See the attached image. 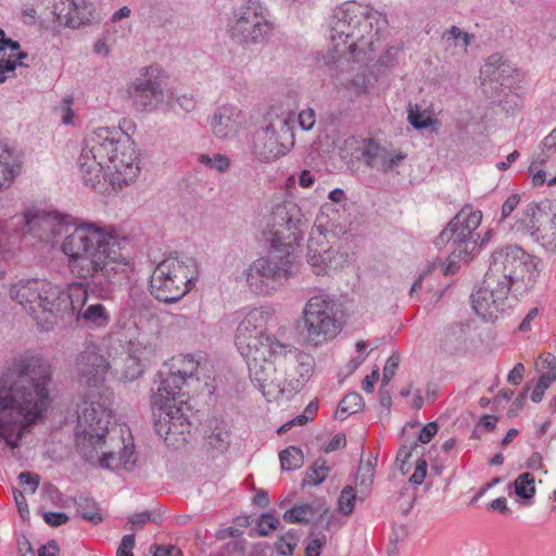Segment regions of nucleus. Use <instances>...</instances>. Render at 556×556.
Wrapping results in <instances>:
<instances>
[{
  "label": "nucleus",
  "instance_id": "obj_64",
  "mask_svg": "<svg viewBox=\"0 0 556 556\" xmlns=\"http://www.w3.org/2000/svg\"><path fill=\"white\" fill-rule=\"evenodd\" d=\"M153 556H181V552L174 545H154Z\"/></svg>",
  "mask_w": 556,
  "mask_h": 556
},
{
  "label": "nucleus",
  "instance_id": "obj_62",
  "mask_svg": "<svg viewBox=\"0 0 556 556\" xmlns=\"http://www.w3.org/2000/svg\"><path fill=\"white\" fill-rule=\"evenodd\" d=\"M379 380V368L376 366L370 375H367L362 381V388L366 393H372L375 383Z\"/></svg>",
  "mask_w": 556,
  "mask_h": 556
},
{
  "label": "nucleus",
  "instance_id": "obj_46",
  "mask_svg": "<svg viewBox=\"0 0 556 556\" xmlns=\"http://www.w3.org/2000/svg\"><path fill=\"white\" fill-rule=\"evenodd\" d=\"M199 161L206 167L214 168L220 173L227 170L230 165L229 159L226 155L219 153H216L213 156L201 154L199 156Z\"/></svg>",
  "mask_w": 556,
  "mask_h": 556
},
{
  "label": "nucleus",
  "instance_id": "obj_31",
  "mask_svg": "<svg viewBox=\"0 0 556 556\" xmlns=\"http://www.w3.org/2000/svg\"><path fill=\"white\" fill-rule=\"evenodd\" d=\"M361 157L365 165L370 168H377L382 164L388 150L377 143L374 139H363L358 147Z\"/></svg>",
  "mask_w": 556,
  "mask_h": 556
},
{
  "label": "nucleus",
  "instance_id": "obj_39",
  "mask_svg": "<svg viewBox=\"0 0 556 556\" xmlns=\"http://www.w3.org/2000/svg\"><path fill=\"white\" fill-rule=\"evenodd\" d=\"M513 484L516 495L522 500H531L535 494L534 477L530 472L519 475Z\"/></svg>",
  "mask_w": 556,
  "mask_h": 556
},
{
  "label": "nucleus",
  "instance_id": "obj_14",
  "mask_svg": "<svg viewBox=\"0 0 556 556\" xmlns=\"http://www.w3.org/2000/svg\"><path fill=\"white\" fill-rule=\"evenodd\" d=\"M509 288L497 283L488 274L478 289L471 294L472 308L485 321H493L498 313L510 306L508 303Z\"/></svg>",
  "mask_w": 556,
  "mask_h": 556
},
{
  "label": "nucleus",
  "instance_id": "obj_16",
  "mask_svg": "<svg viewBox=\"0 0 556 556\" xmlns=\"http://www.w3.org/2000/svg\"><path fill=\"white\" fill-rule=\"evenodd\" d=\"M127 93L137 111L155 110L164 99L157 70L152 66L143 67L140 75L128 85Z\"/></svg>",
  "mask_w": 556,
  "mask_h": 556
},
{
  "label": "nucleus",
  "instance_id": "obj_9",
  "mask_svg": "<svg viewBox=\"0 0 556 556\" xmlns=\"http://www.w3.org/2000/svg\"><path fill=\"white\" fill-rule=\"evenodd\" d=\"M194 267L192 257L170 253L156 265L151 276V294L164 303L179 301L191 289Z\"/></svg>",
  "mask_w": 556,
  "mask_h": 556
},
{
  "label": "nucleus",
  "instance_id": "obj_7",
  "mask_svg": "<svg viewBox=\"0 0 556 556\" xmlns=\"http://www.w3.org/2000/svg\"><path fill=\"white\" fill-rule=\"evenodd\" d=\"M535 267L532 255L517 245H507L493 252L486 274L518 299L534 287Z\"/></svg>",
  "mask_w": 556,
  "mask_h": 556
},
{
  "label": "nucleus",
  "instance_id": "obj_44",
  "mask_svg": "<svg viewBox=\"0 0 556 556\" xmlns=\"http://www.w3.org/2000/svg\"><path fill=\"white\" fill-rule=\"evenodd\" d=\"M356 501L355 490L351 485H345L338 500V509L341 514L348 516L354 510Z\"/></svg>",
  "mask_w": 556,
  "mask_h": 556
},
{
  "label": "nucleus",
  "instance_id": "obj_51",
  "mask_svg": "<svg viewBox=\"0 0 556 556\" xmlns=\"http://www.w3.org/2000/svg\"><path fill=\"white\" fill-rule=\"evenodd\" d=\"M180 367L176 370L185 380L191 378L197 371L199 362L191 354L181 355L179 357Z\"/></svg>",
  "mask_w": 556,
  "mask_h": 556
},
{
  "label": "nucleus",
  "instance_id": "obj_53",
  "mask_svg": "<svg viewBox=\"0 0 556 556\" xmlns=\"http://www.w3.org/2000/svg\"><path fill=\"white\" fill-rule=\"evenodd\" d=\"M418 446L417 442H413L409 445L403 444L396 454V463H400V471L402 475H406L408 469L405 468L406 462L412 456L413 451Z\"/></svg>",
  "mask_w": 556,
  "mask_h": 556
},
{
  "label": "nucleus",
  "instance_id": "obj_10",
  "mask_svg": "<svg viewBox=\"0 0 556 556\" xmlns=\"http://www.w3.org/2000/svg\"><path fill=\"white\" fill-rule=\"evenodd\" d=\"M296 329L306 343L315 346L334 338L339 331L334 303L324 294L312 296L304 306Z\"/></svg>",
  "mask_w": 556,
  "mask_h": 556
},
{
  "label": "nucleus",
  "instance_id": "obj_33",
  "mask_svg": "<svg viewBox=\"0 0 556 556\" xmlns=\"http://www.w3.org/2000/svg\"><path fill=\"white\" fill-rule=\"evenodd\" d=\"M77 506V513L87 521L93 525L102 522L103 518L99 511L97 502L89 496L79 495L74 500Z\"/></svg>",
  "mask_w": 556,
  "mask_h": 556
},
{
  "label": "nucleus",
  "instance_id": "obj_43",
  "mask_svg": "<svg viewBox=\"0 0 556 556\" xmlns=\"http://www.w3.org/2000/svg\"><path fill=\"white\" fill-rule=\"evenodd\" d=\"M298 544V533L295 530H289L287 533L279 536L276 542V551L282 556H292L293 551Z\"/></svg>",
  "mask_w": 556,
  "mask_h": 556
},
{
  "label": "nucleus",
  "instance_id": "obj_58",
  "mask_svg": "<svg viewBox=\"0 0 556 556\" xmlns=\"http://www.w3.org/2000/svg\"><path fill=\"white\" fill-rule=\"evenodd\" d=\"M18 481L23 485H29L31 493H35L40 483V477L38 473L30 471H23L18 475Z\"/></svg>",
  "mask_w": 556,
  "mask_h": 556
},
{
  "label": "nucleus",
  "instance_id": "obj_36",
  "mask_svg": "<svg viewBox=\"0 0 556 556\" xmlns=\"http://www.w3.org/2000/svg\"><path fill=\"white\" fill-rule=\"evenodd\" d=\"M465 342L464 331L457 328H448L441 340V349L448 354H455L463 349Z\"/></svg>",
  "mask_w": 556,
  "mask_h": 556
},
{
  "label": "nucleus",
  "instance_id": "obj_47",
  "mask_svg": "<svg viewBox=\"0 0 556 556\" xmlns=\"http://www.w3.org/2000/svg\"><path fill=\"white\" fill-rule=\"evenodd\" d=\"M278 132V137L282 140V142L288 143V148L291 149V147L294 143L293 140V122L290 121L289 117H282L278 118L276 123H273Z\"/></svg>",
  "mask_w": 556,
  "mask_h": 556
},
{
  "label": "nucleus",
  "instance_id": "obj_13",
  "mask_svg": "<svg viewBox=\"0 0 556 556\" xmlns=\"http://www.w3.org/2000/svg\"><path fill=\"white\" fill-rule=\"evenodd\" d=\"M271 317L270 312L264 307L251 309L237 327L235 343L241 355L250 354L255 349L279 342L274 336L266 332V326Z\"/></svg>",
  "mask_w": 556,
  "mask_h": 556
},
{
  "label": "nucleus",
  "instance_id": "obj_30",
  "mask_svg": "<svg viewBox=\"0 0 556 556\" xmlns=\"http://www.w3.org/2000/svg\"><path fill=\"white\" fill-rule=\"evenodd\" d=\"M337 257L341 258L342 255H340L333 248L325 249L323 243L319 244V242L314 239L308 240L307 262L313 267L323 266V269L330 268Z\"/></svg>",
  "mask_w": 556,
  "mask_h": 556
},
{
  "label": "nucleus",
  "instance_id": "obj_45",
  "mask_svg": "<svg viewBox=\"0 0 556 556\" xmlns=\"http://www.w3.org/2000/svg\"><path fill=\"white\" fill-rule=\"evenodd\" d=\"M556 380V371H546L543 372L531 393V400L534 403H539L542 401L545 390L549 388V386Z\"/></svg>",
  "mask_w": 556,
  "mask_h": 556
},
{
  "label": "nucleus",
  "instance_id": "obj_52",
  "mask_svg": "<svg viewBox=\"0 0 556 556\" xmlns=\"http://www.w3.org/2000/svg\"><path fill=\"white\" fill-rule=\"evenodd\" d=\"M406 159V154L399 152L392 154L388 151L386 159H383L382 164L378 167V170L383 173H389L394 170L404 160Z\"/></svg>",
  "mask_w": 556,
  "mask_h": 556
},
{
  "label": "nucleus",
  "instance_id": "obj_48",
  "mask_svg": "<svg viewBox=\"0 0 556 556\" xmlns=\"http://www.w3.org/2000/svg\"><path fill=\"white\" fill-rule=\"evenodd\" d=\"M408 121L415 129L426 128L432 123L430 114L426 111H420L418 106L409 108Z\"/></svg>",
  "mask_w": 556,
  "mask_h": 556
},
{
  "label": "nucleus",
  "instance_id": "obj_41",
  "mask_svg": "<svg viewBox=\"0 0 556 556\" xmlns=\"http://www.w3.org/2000/svg\"><path fill=\"white\" fill-rule=\"evenodd\" d=\"M206 440L212 448L224 453L230 446L231 435L224 427H215Z\"/></svg>",
  "mask_w": 556,
  "mask_h": 556
},
{
  "label": "nucleus",
  "instance_id": "obj_29",
  "mask_svg": "<svg viewBox=\"0 0 556 556\" xmlns=\"http://www.w3.org/2000/svg\"><path fill=\"white\" fill-rule=\"evenodd\" d=\"M153 428L155 433L167 444H175L178 442V435L190 431V422L187 417H175L173 421L155 419Z\"/></svg>",
  "mask_w": 556,
  "mask_h": 556
},
{
  "label": "nucleus",
  "instance_id": "obj_8",
  "mask_svg": "<svg viewBox=\"0 0 556 556\" xmlns=\"http://www.w3.org/2000/svg\"><path fill=\"white\" fill-rule=\"evenodd\" d=\"M300 270L295 251L273 247L265 256L256 258L245 270L250 290L256 294H268L287 283Z\"/></svg>",
  "mask_w": 556,
  "mask_h": 556
},
{
  "label": "nucleus",
  "instance_id": "obj_4",
  "mask_svg": "<svg viewBox=\"0 0 556 556\" xmlns=\"http://www.w3.org/2000/svg\"><path fill=\"white\" fill-rule=\"evenodd\" d=\"M81 178L86 186L96 188L104 169H114L115 180L128 185L139 173L135 142L116 128H99L88 134L78 159Z\"/></svg>",
  "mask_w": 556,
  "mask_h": 556
},
{
  "label": "nucleus",
  "instance_id": "obj_24",
  "mask_svg": "<svg viewBox=\"0 0 556 556\" xmlns=\"http://www.w3.org/2000/svg\"><path fill=\"white\" fill-rule=\"evenodd\" d=\"M23 220L26 231L41 241H49L59 224L56 213L42 210H27Z\"/></svg>",
  "mask_w": 556,
  "mask_h": 556
},
{
  "label": "nucleus",
  "instance_id": "obj_56",
  "mask_svg": "<svg viewBox=\"0 0 556 556\" xmlns=\"http://www.w3.org/2000/svg\"><path fill=\"white\" fill-rule=\"evenodd\" d=\"M520 203V195L517 193L510 194L503 203L502 211H501V218L500 223L507 219L511 213L515 211V208Z\"/></svg>",
  "mask_w": 556,
  "mask_h": 556
},
{
  "label": "nucleus",
  "instance_id": "obj_12",
  "mask_svg": "<svg viewBox=\"0 0 556 556\" xmlns=\"http://www.w3.org/2000/svg\"><path fill=\"white\" fill-rule=\"evenodd\" d=\"M267 9L260 0H248L233 11L235 22L230 36L241 45H261L267 42L273 24L267 18Z\"/></svg>",
  "mask_w": 556,
  "mask_h": 556
},
{
  "label": "nucleus",
  "instance_id": "obj_1",
  "mask_svg": "<svg viewBox=\"0 0 556 556\" xmlns=\"http://www.w3.org/2000/svg\"><path fill=\"white\" fill-rule=\"evenodd\" d=\"M128 239L117 233L113 226L86 222L67 235L61 250L67 256V266L77 280L72 283L71 304L64 314L75 315L90 328H105L111 316L101 303L86 305L88 292L108 299L118 274L129 268L124 254Z\"/></svg>",
  "mask_w": 556,
  "mask_h": 556
},
{
  "label": "nucleus",
  "instance_id": "obj_26",
  "mask_svg": "<svg viewBox=\"0 0 556 556\" xmlns=\"http://www.w3.org/2000/svg\"><path fill=\"white\" fill-rule=\"evenodd\" d=\"M46 287H48L47 279H20L11 286L10 296L18 302L29 314H34L36 308V304H34L36 302V296H38L40 291L45 293L47 290L45 289Z\"/></svg>",
  "mask_w": 556,
  "mask_h": 556
},
{
  "label": "nucleus",
  "instance_id": "obj_15",
  "mask_svg": "<svg viewBox=\"0 0 556 556\" xmlns=\"http://www.w3.org/2000/svg\"><path fill=\"white\" fill-rule=\"evenodd\" d=\"M288 349L282 342H274L271 345L255 349L249 355L243 354L245 359L249 375L253 382H255L260 390L264 391L266 387L276 386L275 372L276 366L271 358H282Z\"/></svg>",
  "mask_w": 556,
  "mask_h": 556
},
{
  "label": "nucleus",
  "instance_id": "obj_38",
  "mask_svg": "<svg viewBox=\"0 0 556 556\" xmlns=\"http://www.w3.org/2000/svg\"><path fill=\"white\" fill-rule=\"evenodd\" d=\"M153 421L155 419L173 421L175 417H187L180 406L172 405V401L159 402L152 406Z\"/></svg>",
  "mask_w": 556,
  "mask_h": 556
},
{
  "label": "nucleus",
  "instance_id": "obj_18",
  "mask_svg": "<svg viewBox=\"0 0 556 556\" xmlns=\"http://www.w3.org/2000/svg\"><path fill=\"white\" fill-rule=\"evenodd\" d=\"M288 348L282 358L290 365L286 371V378L282 382L278 381L277 388L280 393H298L308 380L314 366V358L304 352L299 351L291 344L285 343Z\"/></svg>",
  "mask_w": 556,
  "mask_h": 556
},
{
  "label": "nucleus",
  "instance_id": "obj_22",
  "mask_svg": "<svg viewBox=\"0 0 556 556\" xmlns=\"http://www.w3.org/2000/svg\"><path fill=\"white\" fill-rule=\"evenodd\" d=\"M93 5L86 0H58L53 15L60 25L77 28L91 21Z\"/></svg>",
  "mask_w": 556,
  "mask_h": 556
},
{
  "label": "nucleus",
  "instance_id": "obj_5",
  "mask_svg": "<svg viewBox=\"0 0 556 556\" xmlns=\"http://www.w3.org/2000/svg\"><path fill=\"white\" fill-rule=\"evenodd\" d=\"M374 20L372 14L361 12L358 21H354L356 28L350 43L346 39L344 42L336 43L334 52L338 53V56L332 53L323 56V63L328 67L329 75L346 89H355L357 92L366 89L363 76L349 78L344 76V73L353 68L351 60L362 62L367 59L368 53L376 50L380 40V31L379 28H374Z\"/></svg>",
  "mask_w": 556,
  "mask_h": 556
},
{
  "label": "nucleus",
  "instance_id": "obj_20",
  "mask_svg": "<svg viewBox=\"0 0 556 556\" xmlns=\"http://www.w3.org/2000/svg\"><path fill=\"white\" fill-rule=\"evenodd\" d=\"M361 10L354 2H345L341 7H338L330 18V41L331 48L328 53H332L338 56L334 52V46L339 42H344V39L350 43L353 34H355L356 23Z\"/></svg>",
  "mask_w": 556,
  "mask_h": 556
},
{
  "label": "nucleus",
  "instance_id": "obj_37",
  "mask_svg": "<svg viewBox=\"0 0 556 556\" xmlns=\"http://www.w3.org/2000/svg\"><path fill=\"white\" fill-rule=\"evenodd\" d=\"M315 515V508L309 504L294 505L285 511L282 518L289 523H308Z\"/></svg>",
  "mask_w": 556,
  "mask_h": 556
},
{
  "label": "nucleus",
  "instance_id": "obj_34",
  "mask_svg": "<svg viewBox=\"0 0 556 556\" xmlns=\"http://www.w3.org/2000/svg\"><path fill=\"white\" fill-rule=\"evenodd\" d=\"M364 400L357 392L348 393L340 402L336 412V417L340 420H344L346 414H355L363 409Z\"/></svg>",
  "mask_w": 556,
  "mask_h": 556
},
{
  "label": "nucleus",
  "instance_id": "obj_21",
  "mask_svg": "<svg viewBox=\"0 0 556 556\" xmlns=\"http://www.w3.org/2000/svg\"><path fill=\"white\" fill-rule=\"evenodd\" d=\"M159 348L157 338L139 337L129 341L128 359L131 366H128L125 370V378L134 380L141 376L144 367L157 357Z\"/></svg>",
  "mask_w": 556,
  "mask_h": 556
},
{
  "label": "nucleus",
  "instance_id": "obj_35",
  "mask_svg": "<svg viewBox=\"0 0 556 556\" xmlns=\"http://www.w3.org/2000/svg\"><path fill=\"white\" fill-rule=\"evenodd\" d=\"M14 167L12 151L0 142V189L14 177Z\"/></svg>",
  "mask_w": 556,
  "mask_h": 556
},
{
  "label": "nucleus",
  "instance_id": "obj_28",
  "mask_svg": "<svg viewBox=\"0 0 556 556\" xmlns=\"http://www.w3.org/2000/svg\"><path fill=\"white\" fill-rule=\"evenodd\" d=\"M157 377L160 381L156 391L152 394V406H156L159 402L175 401L186 382L177 371H170L166 376L160 372Z\"/></svg>",
  "mask_w": 556,
  "mask_h": 556
},
{
  "label": "nucleus",
  "instance_id": "obj_49",
  "mask_svg": "<svg viewBox=\"0 0 556 556\" xmlns=\"http://www.w3.org/2000/svg\"><path fill=\"white\" fill-rule=\"evenodd\" d=\"M279 526V520L271 514L264 513L260 516L255 531L260 536H267L270 531L276 530Z\"/></svg>",
  "mask_w": 556,
  "mask_h": 556
},
{
  "label": "nucleus",
  "instance_id": "obj_54",
  "mask_svg": "<svg viewBox=\"0 0 556 556\" xmlns=\"http://www.w3.org/2000/svg\"><path fill=\"white\" fill-rule=\"evenodd\" d=\"M400 365V356L399 355H391L383 368V377H382V383L383 386H388L391 381V379L394 377L397 368Z\"/></svg>",
  "mask_w": 556,
  "mask_h": 556
},
{
  "label": "nucleus",
  "instance_id": "obj_50",
  "mask_svg": "<svg viewBox=\"0 0 556 556\" xmlns=\"http://www.w3.org/2000/svg\"><path fill=\"white\" fill-rule=\"evenodd\" d=\"M470 35L468 33L463 31L457 26H452L448 30L443 34L442 39L450 45V41H454L455 45L462 42V47L466 49L470 43Z\"/></svg>",
  "mask_w": 556,
  "mask_h": 556
},
{
  "label": "nucleus",
  "instance_id": "obj_23",
  "mask_svg": "<svg viewBox=\"0 0 556 556\" xmlns=\"http://www.w3.org/2000/svg\"><path fill=\"white\" fill-rule=\"evenodd\" d=\"M253 150L260 160L269 162L286 155L290 148L278 137L276 126L269 124L255 134Z\"/></svg>",
  "mask_w": 556,
  "mask_h": 556
},
{
  "label": "nucleus",
  "instance_id": "obj_2",
  "mask_svg": "<svg viewBox=\"0 0 556 556\" xmlns=\"http://www.w3.org/2000/svg\"><path fill=\"white\" fill-rule=\"evenodd\" d=\"M50 364L37 356L13 362L0 378V438L11 448L40 421L51 404Z\"/></svg>",
  "mask_w": 556,
  "mask_h": 556
},
{
  "label": "nucleus",
  "instance_id": "obj_40",
  "mask_svg": "<svg viewBox=\"0 0 556 556\" xmlns=\"http://www.w3.org/2000/svg\"><path fill=\"white\" fill-rule=\"evenodd\" d=\"M282 470H295L303 465V453L296 446H289L279 454Z\"/></svg>",
  "mask_w": 556,
  "mask_h": 556
},
{
  "label": "nucleus",
  "instance_id": "obj_61",
  "mask_svg": "<svg viewBox=\"0 0 556 556\" xmlns=\"http://www.w3.org/2000/svg\"><path fill=\"white\" fill-rule=\"evenodd\" d=\"M315 112L312 109H306L299 114V124L304 130H311L315 125Z\"/></svg>",
  "mask_w": 556,
  "mask_h": 556
},
{
  "label": "nucleus",
  "instance_id": "obj_60",
  "mask_svg": "<svg viewBox=\"0 0 556 556\" xmlns=\"http://www.w3.org/2000/svg\"><path fill=\"white\" fill-rule=\"evenodd\" d=\"M45 521L51 527H59L68 521V516L65 513L47 511L43 514Z\"/></svg>",
  "mask_w": 556,
  "mask_h": 556
},
{
  "label": "nucleus",
  "instance_id": "obj_27",
  "mask_svg": "<svg viewBox=\"0 0 556 556\" xmlns=\"http://www.w3.org/2000/svg\"><path fill=\"white\" fill-rule=\"evenodd\" d=\"M108 433H109V430L105 432V434L103 437V443L100 446H98L97 448H94V452H93L94 456L92 458L89 459L86 455H84L80 452L79 447H77L78 452L89 463H92L96 459H98L100 463V466L102 468L113 469L118 466L126 467L130 463L134 464L135 460H131V457L134 454L132 447L124 445L123 448H121L118 456H116V454L112 451H109V452L103 451V447L105 445V438H106ZM76 446H78L77 443H76Z\"/></svg>",
  "mask_w": 556,
  "mask_h": 556
},
{
  "label": "nucleus",
  "instance_id": "obj_3",
  "mask_svg": "<svg viewBox=\"0 0 556 556\" xmlns=\"http://www.w3.org/2000/svg\"><path fill=\"white\" fill-rule=\"evenodd\" d=\"M76 367L80 386L88 389L77 419V444L90 459L94 456V448L103 443L112 418V393L102 386L109 362L96 346H88L77 356Z\"/></svg>",
  "mask_w": 556,
  "mask_h": 556
},
{
  "label": "nucleus",
  "instance_id": "obj_59",
  "mask_svg": "<svg viewBox=\"0 0 556 556\" xmlns=\"http://www.w3.org/2000/svg\"><path fill=\"white\" fill-rule=\"evenodd\" d=\"M439 427L435 421L428 422L418 433V441L426 444L429 443L438 433Z\"/></svg>",
  "mask_w": 556,
  "mask_h": 556
},
{
  "label": "nucleus",
  "instance_id": "obj_55",
  "mask_svg": "<svg viewBox=\"0 0 556 556\" xmlns=\"http://www.w3.org/2000/svg\"><path fill=\"white\" fill-rule=\"evenodd\" d=\"M327 543V536L324 533H318L312 539L305 548L306 556H319L320 549Z\"/></svg>",
  "mask_w": 556,
  "mask_h": 556
},
{
  "label": "nucleus",
  "instance_id": "obj_6",
  "mask_svg": "<svg viewBox=\"0 0 556 556\" xmlns=\"http://www.w3.org/2000/svg\"><path fill=\"white\" fill-rule=\"evenodd\" d=\"M482 214L466 206L460 210L434 240L438 249L451 243V251L446 263H441L444 276L454 275L459 269L458 262H468L477 249L476 229L480 226Z\"/></svg>",
  "mask_w": 556,
  "mask_h": 556
},
{
  "label": "nucleus",
  "instance_id": "obj_57",
  "mask_svg": "<svg viewBox=\"0 0 556 556\" xmlns=\"http://www.w3.org/2000/svg\"><path fill=\"white\" fill-rule=\"evenodd\" d=\"M427 460L419 458L416 463L415 471L409 478V482L415 485H420L427 476Z\"/></svg>",
  "mask_w": 556,
  "mask_h": 556
},
{
  "label": "nucleus",
  "instance_id": "obj_32",
  "mask_svg": "<svg viewBox=\"0 0 556 556\" xmlns=\"http://www.w3.org/2000/svg\"><path fill=\"white\" fill-rule=\"evenodd\" d=\"M231 110L229 108H219L213 115L212 129L216 137L227 138L236 130V122L231 118Z\"/></svg>",
  "mask_w": 556,
  "mask_h": 556
},
{
  "label": "nucleus",
  "instance_id": "obj_19",
  "mask_svg": "<svg viewBox=\"0 0 556 556\" xmlns=\"http://www.w3.org/2000/svg\"><path fill=\"white\" fill-rule=\"evenodd\" d=\"M43 292H39L38 296H36V308L34 314L35 319L49 321L51 316L55 315H64L67 312V304H71L72 296V285L70 286L68 291H64L60 286L53 285L48 281V287Z\"/></svg>",
  "mask_w": 556,
  "mask_h": 556
},
{
  "label": "nucleus",
  "instance_id": "obj_25",
  "mask_svg": "<svg viewBox=\"0 0 556 556\" xmlns=\"http://www.w3.org/2000/svg\"><path fill=\"white\" fill-rule=\"evenodd\" d=\"M510 72V66L500 54H492L488 58L481 70V87L484 93H496L500 87L504 86Z\"/></svg>",
  "mask_w": 556,
  "mask_h": 556
},
{
  "label": "nucleus",
  "instance_id": "obj_11",
  "mask_svg": "<svg viewBox=\"0 0 556 556\" xmlns=\"http://www.w3.org/2000/svg\"><path fill=\"white\" fill-rule=\"evenodd\" d=\"M306 227L307 219L298 204L291 201L276 204L267 222L270 244L295 251Z\"/></svg>",
  "mask_w": 556,
  "mask_h": 556
},
{
  "label": "nucleus",
  "instance_id": "obj_42",
  "mask_svg": "<svg viewBox=\"0 0 556 556\" xmlns=\"http://www.w3.org/2000/svg\"><path fill=\"white\" fill-rule=\"evenodd\" d=\"M329 471L330 467L327 465L326 459H316L307 470V478L309 479L308 483L313 485L320 484L326 480Z\"/></svg>",
  "mask_w": 556,
  "mask_h": 556
},
{
  "label": "nucleus",
  "instance_id": "obj_63",
  "mask_svg": "<svg viewBox=\"0 0 556 556\" xmlns=\"http://www.w3.org/2000/svg\"><path fill=\"white\" fill-rule=\"evenodd\" d=\"M525 366L521 363H517L507 376V381L514 386L521 383L523 379Z\"/></svg>",
  "mask_w": 556,
  "mask_h": 556
},
{
  "label": "nucleus",
  "instance_id": "obj_17",
  "mask_svg": "<svg viewBox=\"0 0 556 556\" xmlns=\"http://www.w3.org/2000/svg\"><path fill=\"white\" fill-rule=\"evenodd\" d=\"M514 229L522 235H529L547 251L556 250V230H549L548 214L538 203H529L518 218Z\"/></svg>",
  "mask_w": 556,
  "mask_h": 556
}]
</instances>
